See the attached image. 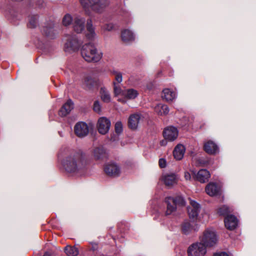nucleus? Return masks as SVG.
<instances>
[{"instance_id": "obj_1", "label": "nucleus", "mask_w": 256, "mask_h": 256, "mask_svg": "<svg viewBox=\"0 0 256 256\" xmlns=\"http://www.w3.org/2000/svg\"><path fill=\"white\" fill-rule=\"evenodd\" d=\"M62 165L68 172L77 174L85 168L86 162L81 154L74 152L65 158Z\"/></svg>"}, {"instance_id": "obj_2", "label": "nucleus", "mask_w": 256, "mask_h": 256, "mask_svg": "<svg viewBox=\"0 0 256 256\" xmlns=\"http://www.w3.org/2000/svg\"><path fill=\"white\" fill-rule=\"evenodd\" d=\"M114 94L118 102L126 104L128 100H135L139 95L138 92L134 88H128L122 90L115 82H113Z\"/></svg>"}, {"instance_id": "obj_3", "label": "nucleus", "mask_w": 256, "mask_h": 256, "mask_svg": "<svg viewBox=\"0 0 256 256\" xmlns=\"http://www.w3.org/2000/svg\"><path fill=\"white\" fill-rule=\"evenodd\" d=\"M81 55L88 62H98L102 56L101 52L98 51L95 46L91 44L84 45L81 48Z\"/></svg>"}, {"instance_id": "obj_4", "label": "nucleus", "mask_w": 256, "mask_h": 256, "mask_svg": "<svg viewBox=\"0 0 256 256\" xmlns=\"http://www.w3.org/2000/svg\"><path fill=\"white\" fill-rule=\"evenodd\" d=\"M80 1L86 12H89L90 10L100 12L108 4V0H80Z\"/></svg>"}, {"instance_id": "obj_5", "label": "nucleus", "mask_w": 256, "mask_h": 256, "mask_svg": "<svg viewBox=\"0 0 256 256\" xmlns=\"http://www.w3.org/2000/svg\"><path fill=\"white\" fill-rule=\"evenodd\" d=\"M165 202L166 204V214L170 215L176 209V206H184L185 200L183 197L180 196H176L175 198L170 196L166 197L165 198Z\"/></svg>"}, {"instance_id": "obj_6", "label": "nucleus", "mask_w": 256, "mask_h": 256, "mask_svg": "<svg viewBox=\"0 0 256 256\" xmlns=\"http://www.w3.org/2000/svg\"><path fill=\"white\" fill-rule=\"evenodd\" d=\"M201 242L206 246H212L217 242V238L215 232L212 228H207L204 230L200 238Z\"/></svg>"}, {"instance_id": "obj_7", "label": "nucleus", "mask_w": 256, "mask_h": 256, "mask_svg": "<svg viewBox=\"0 0 256 256\" xmlns=\"http://www.w3.org/2000/svg\"><path fill=\"white\" fill-rule=\"evenodd\" d=\"M206 253V248L202 242L191 245L188 250L189 256H204Z\"/></svg>"}, {"instance_id": "obj_8", "label": "nucleus", "mask_w": 256, "mask_h": 256, "mask_svg": "<svg viewBox=\"0 0 256 256\" xmlns=\"http://www.w3.org/2000/svg\"><path fill=\"white\" fill-rule=\"evenodd\" d=\"M64 48L66 52L76 50L78 46V42L76 38L70 35H66L64 38Z\"/></svg>"}, {"instance_id": "obj_9", "label": "nucleus", "mask_w": 256, "mask_h": 256, "mask_svg": "<svg viewBox=\"0 0 256 256\" xmlns=\"http://www.w3.org/2000/svg\"><path fill=\"white\" fill-rule=\"evenodd\" d=\"M110 121L106 117H101L98 121L97 128L100 134H107L110 130Z\"/></svg>"}, {"instance_id": "obj_10", "label": "nucleus", "mask_w": 256, "mask_h": 256, "mask_svg": "<svg viewBox=\"0 0 256 256\" xmlns=\"http://www.w3.org/2000/svg\"><path fill=\"white\" fill-rule=\"evenodd\" d=\"M160 180L166 186H170L177 184L178 177L174 173H166L162 175Z\"/></svg>"}, {"instance_id": "obj_11", "label": "nucleus", "mask_w": 256, "mask_h": 256, "mask_svg": "<svg viewBox=\"0 0 256 256\" xmlns=\"http://www.w3.org/2000/svg\"><path fill=\"white\" fill-rule=\"evenodd\" d=\"M200 210V205L193 200H190V206L188 207V212L190 218L196 219Z\"/></svg>"}, {"instance_id": "obj_12", "label": "nucleus", "mask_w": 256, "mask_h": 256, "mask_svg": "<svg viewBox=\"0 0 256 256\" xmlns=\"http://www.w3.org/2000/svg\"><path fill=\"white\" fill-rule=\"evenodd\" d=\"M74 132L78 137H84L88 134L89 128L88 124L84 122H78L74 126Z\"/></svg>"}, {"instance_id": "obj_13", "label": "nucleus", "mask_w": 256, "mask_h": 256, "mask_svg": "<svg viewBox=\"0 0 256 256\" xmlns=\"http://www.w3.org/2000/svg\"><path fill=\"white\" fill-rule=\"evenodd\" d=\"M163 134L166 140L169 141H174L178 138V132L176 128L168 126L164 129Z\"/></svg>"}, {"instance_id": "obj_14", "label": "nucleus", "mask_w": 256, "mask_h": 256, "mask_svg": "<svg viewBox=\"0 0 256 256\" xmlns=\"http://www.w3.org/2000/svg\"><path fill=\"white\" fill-rule=\"evenodd\" d=\"M140 118V115L138 114L130 115L128 120V128L132 130H136L138 128Z\"/></svg>"}, {"instance_id": "obj_15", "label": "nucleus", "mask_w": 256, "mask_h": 256, "mask_svg": "<svg viewBox=\"0 0 256 256\" xmlns=\"http://www.w3.org/2000/svg\"><path fill=\"white\" fill-rule=\"evenodd\" d=\"M106 173L112 176H117L120 174V169L118 166L114 164H107L104 168Z\"/></svg>"}, {"instance_id": "obj_16", "label": "nucleus", "mask_w": 256, "mask_h": 256, "mask_svg": "<svg viewBox=\"0 0 256 256\" xmlns=\"http://www.w3.org/2000/svg\"><path fill=\"white\" fill-rule=\"evenodd\" d=\"M220 190V186L215 182H210L206 187V194L211 196L218 194Z\"/></svg>"}, {"instance_id": "obj_17", "label": "nucleus", "mask_w": 256, "mask_h": 256, "mask_svg": "<svg viewBox=\"0 0 256 256\" xmlns=\"http://www.w3.org/2000/svg\"><path fill=\"white\" fill-rule=\"evenodd\" d=\"M226 227L230 230H233L238 226V220L236 216L233 215L228 216L224 220Z\"/></svg>"}, {"instance_id": "obj_18", "label": "nucleus", "mask_w": 256, "mask_h": 256, "mask_svg": "<svg viewBox=\"0 0 256 256\" xmlns=\"http://www.w3.org/2000/svg\"><path fill=\"white\" fill-rule=\"evenodd\" d=\"M85 20L80 16H76L74 19L73 27L77 33L82 32L84 28Z\"/></svg>"}, {"instance_id": "obj_19", "label": "nucleus", "mask_w": 256, "mask_h": 256, "mask_svg": "<svg viewBox=\"0 0 256 256\" xmlns=\"http://www.w3.org/2000/svg\"><path fill=\"white\" fill-rule=\"evenodd\" d=\"M74 108V104L71 100H68L59 111V114L62 116H66Z\"/></svg>"}, {"instance_id": "obj_20", "label": "nucleus", "mask_w": 256, "mask_h": 256, "mask_svg": "<svg viewBox=\"0 0 256 256\" xmlns=\"http://www.w3.org/2000/svg\"><path fill=\"white\" fill-rule=\"evenodd\" d=\"M186 148L184 145L182 144H178L174 148L173 154L174 158L177 160H180L182 158Z\"/></svg>"}, {"instance_id": "obj_21", "label": "nucleus", "mask_w": 256, "mask_h": 256, "mask_svg": "<svg viewBox=\"0 0 256 256\" xmlns=\"http://www.w3.org/2000/svg\"><path fill=\"white\" fill-rule=\"evenodd\" d=\"M210 177V174L209 172L205 169L200 170L196 174V180L202 183L208 181Z\"/></svg>"}, {"instance_id": "obj_22", "label": "nucleus", "mask_w": 256, "mask_h": 256, "mask_svg": "<svg viewBox=\"0 0 256 256\" xmlns=\"http://www.w3.org/2000/svg\"><path fill=\"white\" fill-rule=\"evenodd\" d=\"M95 28L93 26L92 21L90 19L87 20L86 22V36L89 40H92L96 36Z\"/></svg>"}, {"instance_id": "obj_23", "label": "nucleus", "mask_w": 256, "mask_h": 256, "mask_svg": "<svg viewBox=\"0 0 256 256\" xmlns=\"http://www.w3.org/2000/svg\"><path fill=\"white\" fill-rule=\"evenodd\" d=\"M204 150L210 154H216L218 151V146L212 141H208L204 145Z\"/></svg>"}, {"instance_id": "obj_24", "label": "nucleus", "mask_w": 256, "mask_h": 256, "mask_svg": "<svg viewBox=\"0 0 256 256\" xmlns=\"http://www.w3.org/2000/svg\"><path fill=\"white\" fill-rule=\"evenodd\" d=\"M162 97L167 102H171L176 98V94L170 88H164L162 91Z\"/></svg>"}, {"instance_id": "obj_25", "label": "nucleus", "mask_w": 256, "mask_h": 256, "mask_svg": "<svg viewBox=\"0 0 256 256\" xmlns=\"http://www.w3.org/2000/svg\"><path fill=\"white\" fill-rule=\"evenodd\" d=\"M121 37L122 41L125 42H131L134 40V36L133 32L130 30H122Z\"/></svg>"}, {"instance_id": "obj_26", "label": "nucleus", "mask_w": 256, "mask_h": 256, "mask_svg": "<svg viewBox=\"0 0 256 256\" xmlns=\"http://www.w3.org/2000/svg\"><path fill=\"white\" fill-rule=\"evenodd\" d=\"M154 111L158 115L164 116L169 112V108L166 105L160 104L156 106Z\"/></svg>"}, {"instance_id": "obj_27", "label": "nucleus", "mask_w": 256, "mask_h": 256, "mask_svg": "<svg viewBox=\"0 0 256 256\" xmlns=\"http://www.w3.org/2000/svg\"><path fill=\"white\" fill-rule=\"evenodd\" d=\"M100 97L102 100L106 103H108L111 101V96L110 92L105 88H101L100 90Z\"/></svg>"}, {"instance_id": "obj_28", "label": "nucleus", "mask_w": 256, "mask_h": 256, "mask_svg": "<svg viewBox=\"0 0 256 256\" xmlns=\"http://www.w3.org/2000/svg\"><path fill=\"white\" fill-rule=\"evenodd\" d=\"M64 252L68 256H77L78 250L76 247L68 245L65 247Z\"/></svg>"}, {"instance_id": "obj_29", "label": "nucleus", "mask_w": 256, "mask_h": 256, "mask_svg": "<svg viewBox=\"0 0 256 256\" xmlns=\"http://www.w3.org/2000/svg\"><path fill=\"white\" fill-rule=\"evenodd\" d=\"M194 229V226L188 220L184 221L182 226V230L184 234H188Z\"/></svg>"}, {"instance_id": "obj_30", "label": "nucleus", "mask_w": 256, "mask_h": 256, "mask_svg": "<svg viewBox=\"0 0 256 256\" xmlns=\"http://www.w3.org/2000/svg\"><path fill=\"white\" fill-rule=\"evenodd\" d=\"M93 154L96 160L101 158L104 154V150L102 147H97L94 149Z\"/></svg>"}, {"instance_id": "obj_31", "label": "nucleus", "mask_w": 256, "mask_h": 256, "mask_svg": "<svg viewBox=\"0 0 256 256\" xmlns=\"http://www.w3.org/2000/svg\"><path fill=\"white\" fill-rule=\"evenodd\" d=\"M83 85L88 89H90L94 86V80L90 76H86L83 80Z\"/></svg>"}, {"instance_id": "obj_32", "label": "nucleus", "mask_w": 256, "mask_h": 256, "mask_svg": "<svg viewBox=\"0 0 256 256\" xmlns=\"http://www.w3.org/2000/svg\"><path fill=\"white\" fill-rule=\"evenodd\" d=\"M73 20L72 16L69 14H67L64 16L62 22L64 26H68L72 23Z\"/></svg>"}, {"instance_id": "obj_33", "label": "nucleus", "mask_w": 256, "mask_h": 256, "mask_svg": "<svg viewBox=\"0 0 256 256\" xmlns=\"http://www.w3.org/2000/svg\"><path fill=\"white\" fill-rule=\"evenodd\" d=\"M38 24V16H33L30 17L28 26L30 28H34Z\"/></svg>"}, {"instance_id": "obj_34", "label": "nucleus", "mask_w": 256, "mask_h": 256, "mask_svg": "<svg viewBox=\"0 0 256 256\" xmlns=\"http://www.w3.org/2000/svg\"><path fill=\"white\" fill-rule=\"evenodd\" d=\"M114 129L116 132L118 134L122 132L123 130V126L121 122L118 121L116 123Z\"/></svg>"}, {"instance_id": "obj_35", "label": "nucleus", "mask_w": 256, "mask_h": 256, "mask_svg": "<svg viewBox=\"0 0 256 256\" xmlns=\"http://www.w3.org/2000/svg\"><path fill=\"white\" fill-rule=\"evenodd\" d=\"M230 212V210L226 206H222L219 208V209L218 210V213L220 215H226L227 214Z\"/></svg>"}, {"instance_id": "obj_36", "label": "nucleus", "mask_w": 256, "mask_h": 256, "mask_svg": "<svg viewBox=\"0 0 256 256\" xmlns=\"http://www.w3.org/2000/svg\"><path fill=\"white\" fill-rule=\"evenodd\" d=\"M94 110L98 113L100 114L101 112V105L98 100H96L94 102L93 106Z\"/></svg>"}, {"instance_id": "obj_37", "label": "nucleus", "mask_w": 256, "mask_h": 256, "mask_svg": "<svg viewBox=\"0 0 256 256\" xmlns=\"http://www.w3.org/2000/svg\"><path fill=\"white\" fill-rule=\"evenodd\" d=\"M112 74L115 76V80L118 83H120L122 80V73L118 72H114Z\"/></svg>"}, {"instance_id": "obj_38", "label": "nucleus", "mask_w": 256, "mask_h": 256, "mask_svg": "<svg viewBox=\"0 0 256 256\" xmlns=\"http://www.w3.org/2000/svg\"><path fill=\"white\" fill-rule=\"evenodd\" d=\"M114 24H112L110 23L104 25L102 27V28L104 30L110 31L114 28Z\"/></svg>"}, {"instance_id": "obj_39", "label": "nucleus", "mask_w": 256, "mask_h": 256, "mask_svg": "<svg viewBox=\"0 0 256 256\" xmlns=\"http://www.w3.org/2000/svg\"><path fill=\"white\" fill-rule=\"evenodd\" d=\"M158 164L161 168H164L166 166V160L164 158H160L159 160Z\"/></svg>"}, {"instance_id": "obj_40", "label": "nucleus", "mask_w": 256, "mask_h": 256, "mask_svg": "<svg viewBox=\"0 0 256 256\" xmlns=\"http://www.w3.org/2000/svg\"><path fill=\"white\" fill-rule=\"evenodd\" d=\"M184 176L186 180H188L191 179V176H190V174L188 172H184Z\"/></svg>"}, {"instance_id": "obj_41", "label": "nucleus", "mask_w": 256, "mask_h": 256, "mask_svg": "<svg viewBox=\"0 0 256 256\" xmlns=\"http://www.w3.org/2000/svg\"><path fill=\"white\" fill-rule=\"evenodd\" d=\"M214 256H229L228 254L225 252H221L216 253L214 254Z\"/></svg>"}, {"instance_id": "obj_42", "label": "nucleus", "mask_w": 256, "mask_h": 256, "mask_svg": "<svg viewBox=\"0 0 256 256\" xmlns=\"http://www.w3.org/2000/svg\"><path fill=\"white\" fill-rule=\"evenodd\" d=\"M43 256H50V254L48 252H46Z\"/></svg>"}, {"instance_id": "obj_43", "label": "nucleus", "mask_w": 256, "mask_h": 256, "mask_svg": "<svg viewBox=\"0 0 256 256\" xmlns=\"http://www.w3.org/2000/svg\"><path fill=\"white\" fill-rule=\"evenodd\" d=\"M45 34L48 36H50V34L46 32H45Z\"/></svg>"}, {"instance_id": "obj_44", "label": "nucleus", "mask_w": 256, "mask_h": 256, "mask_svg": "<svg viewBox=\"0 0 256 256\" xmlns=\"http://www.w3.org/2000/svg\"><path fill=\"white\" fill-rule=\"evenodd\" d=\"M50 32H52L53 30L52 28L48 30Z\"/></svg>"}, {"instance_id": "obj_45", "label": "nucleus", "mask_w": 256, "mask_h": 256, "mask_svg": "<svg viewBox=\"0 0 256 256\" xmlns=\"http://www.w3.org/2000/svg\"><path fill=\"white\" fill-rule=\"evenodd\" d=\"M96 249L94 247H93V250H94Z\"/></svg>"}, {"instance_id": "obj_46", "label": "nucleus", "mask_w": 256, "mask_h": 256, "mask_svg": "<svg viewBox=\"0 0 256 256\" xmlns=\"http://www.w3.org/2000/svg\"><path fill=\"white\" fill-rule=\"evenodd\" d=\"M162 144H164V142H162Z\"/></svg>"}, {"instance_id": "obj_47", "label": "nucleus", "mask_w": 256, "mask_h": 256, "mask_svg": "<svg viewBox=\"0 0 256 256\" xmlns=\"http://www.w3.org/2000/svg\"><path fill=\"white\" fill-rule=\"evenodd\" d=\"M162 144H164V142H162Z\"/></svg>"}]
</instances>
